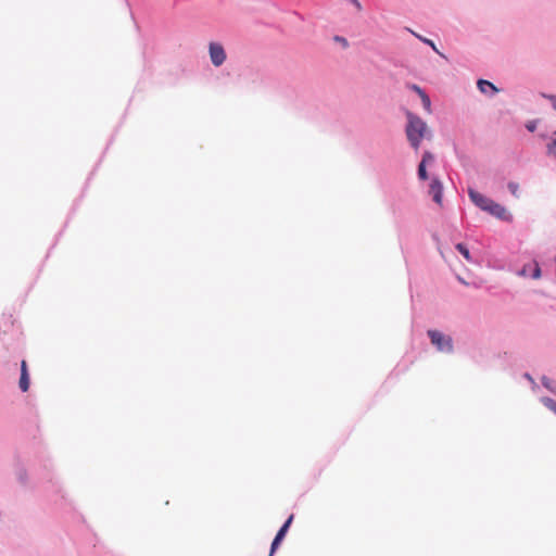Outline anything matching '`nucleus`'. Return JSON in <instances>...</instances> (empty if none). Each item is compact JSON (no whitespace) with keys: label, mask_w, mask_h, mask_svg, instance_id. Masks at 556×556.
<instances>
[{"label":"nucleus","mask_w":556,"mask_h":556,"mask_svg":"<svg viewBox=\"0 0 556 556\" xmlns=\"http://www.w3.org/2000/svg\"><path fill=\"white\" fill-rule=\"evenodd\" d=\"M407 124L405 127V134L410 147L418 151L424 139H431L432 134L429 129L427 123L422 121L419 116L412 113L410 111L406 112Z\"/></svg>","instance_id":"nucleus-1"},{"label":"nucleus","mask_w":556,"mask_h":556,"mask_svg":"<svg viewBox=\"0 0 556 556\" xmlns=\"http://www.w3.org/2000/svg\"><path fill=\"white\" fill-rule=\"evenodd\" d=\"M428 336L438 351L444 353L453 352V340L450 336H445L438 330H428Z\"/></svg>","instance_id":"nucleus-2"},{"label":"nucleus","mask_w":556,"mask_h":556,"mask_svg":"<svg viewBox=\"0 0 556 556\" xmlns=\"http://www.w3.org/2000/svg\"><path fill=\"white\" fill-rule=\"evenodd\" d=\"M208 53L212 64L216 67L223 65L224 62L226 61L227 55L225 49L218 42H210Z\"/></svg>","instance_id":"nucleus-3"},{"label":"nucleus","mask_w":556,"mask_h":556,"mask_svg":"<svg viewBox=\"0 0 556 556\" xmlns=\"http://www.w3.org/2000/svg\"><path fill=\"white\" fill-rule=\"evenodd\" d=\"M429 194L432 195V199L437 204L442 205L443 186L442 182L435 177L432 178L429 185Z\"/></svg>","instance_id":"nucleus-4"},{"label":"nucleus","mask_w":556,"mask_h":556,"mask_svg":"<svg viewBox=\"0 0 556 556\" xmlns=\"http://www.w3.org/2000/svg\"><path fill=\"white\" fill-rule=\"evenodd\" d=\"M293 520V515H291L287 521L283 523V526L280 528V530L278 531V533L276 534L273 543H271V547H270V554L269 556H271L274 554V552L276 551V548L278 547V545L280 544V542L283 540L291 522Z\"/></svg>","instance_id":"nucleus-5"},{"label":"nucleus","mask_w":556,"mask_h":556,"mask_svg":"<svg viewBox=\"0 0 556 556\" xmlns=\"http://www.w3.org/2000/svg\"><path fill=\"white\" fill-rule=\"evenodd\" d=\"M468 194H469V198L471 199V201L483 211L486 210L490 202L492 201L491 199L484 197L483 194H481L480 192H478L473 189H469Z\"/></svg>","instance_id":"nucleus-6"},{"label":"nucleus","mask_w":556,"mask_h":556,"mask_svg":"<svg viewBox=\"0 0 556 556\" xmlns=\"http://www.w3.org/2000/svg\"><path fill=\"white\" fill-rule=\"evenodd\" d=\"M520 275L525 277H532L533 279H539L541 277V268L538 264V262L533 261L531 263H528L523 265L522 269L520 270Z\"/></svg>","instance_id":"nucleus-7"},{"label":"nucleus","mask_w":556,"mask_h":556,"mask_svg":"<svg viewBox=\"0 0 556 556\" xmlns=\"http://www.w3.org/2000/svg\"><path fill=\"white\" fill-rule=\"evenodd\" d=\"M20 389L23 392L28 391L29 389V375L27 369L26 361H22L21 363V377H20Z\"/></svg>","instance_id":"nucleus-8"},{"label":"nucleus","mask_w":556,"mask_h":556,"mask_svg":"<svg viewBox=\"0 0 556 556\" xmlns=\"http://www.w3.org/2000/svg\"><path fill=\"white\" fill-rule=\"evenodd\" d=\"M485 211L498 218H505L507 214L506 208L493 200L490 202Z\"/></svg>","instance_id":"nucleus-9"},{"label":"nucleus","mask_w":556,"mask_h":556,"mask_svg":"<svg viewBox=\"0 0 556 556\" xmlns=\"http://www.w3.org/2000/svg\"><path fill=\"white\" fill-rule=\"evenodd\" d=\"M478 88L483 93L486 92V89H491L493 92H497L498 91V89L492 83H490L488 80H484V79H480L478 81Z\"/></svg>","instance_id":"nucleus-10"},{"label":"nucleus","mask_w":556,"mask_h":556,"mask_svg":"<svg viewBox=\"0 0 556 556\" xmlns=\"http://www.w3.org/2000/svg\"><path fill=\"white\" fill-rule=\"evenodd\" d=\"M456 249L458 250V252L468 261L470 262L471 261V255H470V252L468 250V248L463 244V243H457L456 244Z\"/></svg>","instance_id":"nucleus-11"},{"label":"nucleus","mask_w":556,"mask_h":556,"mask_svg":"<svg viewBox=\"0 0 556 556\" xmlns=\"http://www.w3.org/2000/svg\"><path fill=\"white\" fill-rule=\"evenodd\" d=\"M421 102H422V105L425 108V110L428 112V113H431V100L429 98V96L424 92L419 96Z\"/></svg>","instance_id":"nucleus-12"},{"label":"nucleus","mask_w":556,"mask_h":556,"mask_svg":"<svg viewBox=\"0 0 556 556\" xmlns=\"http://www.w3.org/2000/svg\"><path fill=\"white\" fill-rule=\"evenodd\" d=\"M434 162V155L430 151H425L420 161L424 165H429Z\"/></svg>","instance_id":"nucleus-13"},{"label":"nucleus","mask_w":556,"mask_h":556,"mask_svg":"<svg viewBox=\"0 0 556 556\" xmlns=\"http://www.w3.org/2000/svg\"><path fill=\"white\" fill-rule=\"evenodd\" d=\"M548 154L556 159V131L553 134L552 140L547 146Z\"/></svg>","instance_id":"nucleus-14"},{"label":"nucleus","mask_w":556,"mask_h":556,"mask_svg":"<svg viewBox=\"0 0 556 556\" xmlns=\"http://www.w3.org/2000/svg\"><path fill=\"white\" fill-rule=\"evenodd\" d=\"M542 403L544 404L545 407H547L548 409L556 414V402L553 399L543 397Z\"/></svg>","instance_id":"nucleus-15"},{"label":"nucleus","mask_w":556,"mask_h":556,"mask_svg":"<svg viewBox=\"0 0 556 556\" xmlns=\"http://www.w3.org/2000/svg\"><path fill=\"white\" fill-rule=\"evenodd\" d=\"M417 174H418V178L420 180H427L428 179L427 165L419 163Z\"/></svg>","instance_id":"nucleus-16"},{"label":"nucleus","mask_w":556,"mask_h":556,"mask_svg":"<svg viewBox=\"0 0 556 556\" xmlns=\"http://www.w3.org/2000/svg\"><path fill=\"white\" fill-rule=\"evenodd\" d=\"M508 189L513 195L519 197V185L517 182L510 181L508 184Z\"/></svg>","instance_id":"nucleus-17"},{"label":"nucleus","mask_w":556,"mask_h":556,"mask_svg":"<svg viewBox=\"0 0 556 556\" xmlns=\"http://www.w3.org/2000/svg\"><path fill=\"white\" fill-rule=\"evenodd\" d=\"M408 88L415 91L418 96L425 92L418 85L415 84L408 85Z\"/></svg>","instance_id":"nucleus-18"},{"label":"nucleus","mask_w":556,"mask_h":556,"mask_svg":"<svg viewBox=\"0 0 556 556\" xmlns=\"http://www.w3.org/2000/svg\"><path fill=\"white\" fill-rule=\"evenodd\" d=\"M542 383H543V386H544L545 388H547V389H549V390H552V391H553V388H552V381H551L549 379H547V378H543V379H542Z\"/></svg>","instance_id":"nucleus-19"},{"label":"nucleus","mask_w":556,"mask_h":556,"mask_svg":"<svg viewBox=\"0 0 556 556\" xmlns=\"http://www.w3.org/2000/svg\"><path fill=\"white\" fill-rule=\"evenodd\" d=\"M334 40L342 43L343 47H348V40L345 38L336 36Z\"/></svg>","instance_id":"nucleus-20"},{"label":"nucleus","mask_w":556,"mask_h":556,"mask_svg":"<svg viewBox=\"0 0 556 556\" xmlns=\"http://www.w3.org/2000/svg\"><path fill=\"white\" fill-rule=\"evenodd\" d=\"M548 99L551 100L553 108L556 110V96H551Z\"/></svg>","instance_id":"nucleus-21"},{"label":"nucleus","mask_w":556,"mask_h":556,"mask_svg":"<svg viewBox=\"0 0 556 556\" xmlns=\"http://www.w3.org/2000/svg\"><path fill=\"white\" fill-rule=\"evenodd\" d=\"M351 2L358 9L362 10V5L357 0H351Z\"/></svg>","instance_id":"nucleus-22"},{"label":"nucleus","mask_w":556,"mask_h":556,"mask_svg":"<svg viewBox=\"0 0 556 556\" xmlns=\"http://www.w3.org/2000/svg\"><path fill=\"white\" fill-rule=\"evenodd\" d=\"M527 128H528V130H530V131H534V129H535V125H534L533 123H530V124H528V125H527Z\"/></svg>","instance_id":"nucleus-23"},{"label":"nucleus","mask_w":556,"mask_h":556,"mask_svg":"<svg viewBox=\"0 0 556 556\" xmlns=\"http://www.w3.org/2000/svg\"><path fill=\"white\" fill-rule=\"evenodd\" d=\"M424 41H425V42H427V43H429V45L434 49V45H433V42H432L431 40H427V39H425Z\"/></svg>","instance_id":"nucleus-24"}]
</instances>
